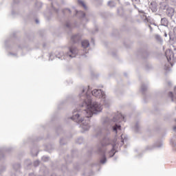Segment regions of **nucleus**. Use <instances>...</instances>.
<instances>
[{
    "mask_svg": "<svg viewBox=\"0 0 176 176\" xmlns=\"http://www.w3.org/2000/svg\"><path fill=\"white\" fill-rule=\"evenodd\" d=\"M78 97L80 102L75 104L76 109L69 119L80 124L81 133H85L90 130V118L102 111V105L109 107V100L107 99L105 92L97 89L91 91L90 86L87 91L83 88Z\"/></svg>",
    "mask_w": 176,
    "mask_h": 176,
    "instance_id": "f257e3e1",
    "label": "nucleus"
},
{
    "mask_svg": "<svg viewBox=\"0 0 176 176\" xmlns=\"http://www.w3.org/2000/svg\"><path fill=\"white\" fill-rule=\"evenodd\" d=\"M122 122H126V117L124 115L122 114V113L118 112L117 113L114 114L112 118L109 117H104L102 120V124L103 127H104L105 130L109 131V130H112L113 133L116 134L115 140H111L108 136H105L103 139L100 141V147H98L97 151H96V153L100 156V159L99 163L100 164H105L107 163V155L105 153L107 150H105V147L108 145H111L112 148L109 152V155L110 157H113L118 150V145L119 146V141H120V146H122L124 144V142L127 141V136L126 135L122 134L118 140V131H120L122 130V125L120 123Z\"/></svg>",
    "mask_w": 176,
    "mask_h": 176,
    "instance_id": "f03ea898",
    "label": "nucleus"
},
{
    "mask_svg": "<svg viewBox=\"0 0 176 176\" xmlns=\"http://www.w3.org/2000/svg\"><path fill=\"white\" fill-rule=\"evenodd\" d=\"M78 53H79V51L78 50V48L76 47H69V52L66 53L67 57H70V58H74V57H76L78 56Z\"/></svg>",
    "mask_w": 176,
    "mask_h": 176,
    "instance_id": "7ed1b4c3",
    "label": "nucleus"
},
{
    "mask_svg": "<svg viewBox=\"0 0 176 176\" xmlns=\"http://www.w3.org/2000/svg\"><path fill=\"white\" fill-rule=\"evenodd\" d=\"M163 146V141L162 140H157L154 143L153 146H148L146 147V151H152L153 149H155V148H160Z\"/></svg>",
    "mask_w": 176,
    "mask_h": 176,
    "instance_id": "20e7f679",
    "label": "nucleus"
},
{
    "mask_svg": "<svg viewBox=\"0 0 176 176\" xmlns=\"http://www.w3.org/2000/svg\"><path fill=\"white\" fill-rule=\"evenodd\" d=\"M139 54L142 58H143V60H146L151 56V52L148 51V50L140 49L139 50Z\"/></svg>",
    "mask_w": 176,
    "mask_h": 176,
    "instance_id": "39448f33",
    "label": "nucleus"
},
{
    "mask_svg": "<svg viewBox=\"0 0 176 176\" xmlns=\"http://www.w3.org/2000/svg\"><path fill=\"white\" fill-rule=\"evenodd\" d=\"M13 148H12V147H1L0 148V160H3V159H5V153H6V152H11V151Z\"/></svg>",
    "mask_w": 176,
    "mask_h": 176,
    "instance_id": "423d86ee",
    "label": "nucleus"
},
{
    "mask_svg": "<svg viewBox=\"0 0 176 176\" xmlns=\"http://www.w3.org/2000/svg\"><path fill=\"white\" fill-rule=\"evenodd\" d=\"M71 41L73 43H79L82 41V34L79 33L73 34L71 36Z\"/></svg>",
    "mask_w": 176,
    "mask_h": 176,
    "instance_id": "0eeeda50",
    "label": "nucleus"
},
{
    "mask_svg": "<svg viewBox=\"0 0 176 176\" xmlns=\"http://www.w3.org/2000/svg\"><path fill=\"white\" fill-rule=\"evenodd\" d=\"M65 30L67 31L68 34L72 31V29L74 28V25L70 23L69 21H66L65 23Z\"/></svg>",
    "mask_w": 176,
    "mask_h": 176,
    "instance_id": "6e6552de",
    "label": "nucleus"
},
{
    "mask_svg": "<svg viewBox=\"0 0 176 176\" xmlns=\"http://www.w3.org/2000/svg\"><path fill=\"white\" fill-rule=\"evenodd\" d=\"M146 90H148V83H142L140 87V91L143 94V96H146Z\"/></svg>",
    "mask_w": 176,
    "mask_h": 176,
    "instance_id": "1a4fd4ad",
    "label": "nucleus"
},
{
    "mask_svg": "<svg viewBox=\"0 0 176 176\" xmlns=\"http://www.w3.org/2000/svg\"><path fill=\"white\" fill-rule=\"evenodd\" d=\"M24 166L26 170H30V168L32 167V161L30 159L25 160L24 162Z\"/></svg>",
    "mask_w": 176,
    "mask_h": 176,
    "instance_id": "9d476101",
    "label": "nucleus"
},
{
    "mask_svg": "<svg viewBox=\"0 0 176 176\" xmlns=\"http://www.w3.org/2000/svg\"><path fill=\"white\" fill-rule=\"evenodd\" d=\"M117 13L120 17L126 19V14L124 13V10L122 7H120L117 9Z\"/></svg>",
    "mask_w": 176,
    "mask_h": 176,
    "instance_id": "9b49d317",
    "label": "nucleus"
},
{
    "mask_svg": "<svg viewBox=\"0 0 176 176\" xmlns=\"http://www.w3.org/2000/svg\"><path fill=\"white\" fill-rule=\"evenodd\" d=\"M174 13H175V10H174V8H173L171 7H169L166 10V14H167L168 17L173 18V16H174Z\"/></svg>",
    "mask_w": 176,
    "mask_h": 176,
    "instance_id": "f8f14e48",
    "label": "nucleus"
},
{
    "mask_svg": "<svg viewBox=\"0 0 176 176\" xmlns=\"http://www.w3.org/2000/svg\"><path fill=\"white\" fill-rule=\"evenodd\" d=\"M165 56H166L168 63H170V61L171 60V56H173L174 57V54H173V51H171L170 50H168L166 51Z\"/></svg>",
    "mask_w": 176,
    "mask_h": 176,
    "instance_id": "ddd939ff",
    "label": "nucleus"
},
{
    "mask_svg": "<svg viewBox=\"0 0 176 176\" xmlns=\"http://www.w3.org/2000/svg\"><path fill=\"white\" fill-rule=\"evenodd\" d=\"M150 9L153 13L157 12V5L156 4V2L152 1L150 3Z\"/></svg>",
    "mask_w": 176,
    "mask_h": 176,
    "instance_id": "4468645a",
    "label": "nucleus"
},
{
    "mask_svg": "<svg viewBox=\"0 0 176 176\" xmlns=\"http://www.w3.org/2000/svg\"><path fill=\"white\" fill-rule=\"evenodd\" d=\"M12 168L16 173L20 172V170L21 169V164H20V163H15V164H12Z\"/></svg>",
    "mask_w": 176,
    "mask_h": 176,
    "instance_id": "2eb2a0df",
    "label": "nucleus"
},
{
    "mask_svg": "<svg viewBox=\"0 0 176 176\" xmlns=\"http://www.w3.org/2000/svg\"><path fill=\"white\" fill-rule=\"evenodd\" d=\"M170 8V6L166 2H162L160 3V9L161 10H166Z\"/></svg>",
    "mask_w": 176,
    "mask_h": 176,
    "instance_id": "dca6fc26",
    "label": "nucleus"
},
{
    "mask_svg": "<svg viewBox=\"0 0 176 176\" xmlns=\"http://www.w3.org/2000/svg\"><path fill=\"white\" fill-rule=\"evenodd\" d=\"M81 45L83 49H87L90 46V42L88 40H83L81 41Z\"/></svg>",
    "mask_w": 176,
    "mask_h": 176,
    "instance_id": "f3484780",
    "label": "nucleus"
},
{
    "mask_svg": "<svg viewBox=\"0 0 176 176\" xmlns=\"http://www.w3.org/2000/svg\"><path fill=\"white\" fill-rule=\"evenodd\" d=\"M170 144L173 148V151H176V135L170 139Z\"/></svg>",
    "mask_w": 176,
    "mask_h": 176,
    "instance_id": "a211bd4d",
    "label": "nucleus"
},
{
    "mask_svg": "<svg viewBox=\"0 0 176 176\" xmlns=\"http://www.w3.org/2000/svg\"><path fill=\"white\" fill-rule=\"evenodd\" d=\"M30 153L32 156H38V154L39 153V151H38V147L31 148Z\"/></svg>",
    "mask_w": 176,
    "mask_h": 176,
    "instance_id": "6ab92c4d",
    "label": "nucleus"
},
{
    "mask_svg": "<svg viewBox=\"0 0 176 176\" xmlns=\"http://www.w3.org/2000/svg\"><path fill=\"white\" fill-rule=\"evenodd\" d=\"M95 135L94 137H100V135H101V134L102 133V129H101V127L98 126L96 129H95Z\"/></svg>",
    "mask_w": 176,
    "mask_h": 176,
    "instance_id": "aec40b11",
    "label": "nucleus"
},
{
    "mask_svg": "<svg viewBox=\"0 0 176 176\" xmlns=\"http://www.w3.org/2000/svg\"><path fill=\"white\" fill-rule=\"evenodd\" d=\"M53 149H54V145L52 144H48L45 146V151L47 152H49V153H50V152H52Z\"/></svg>",
    "mask_w": 176,
    "mask_h": 176,
    "instance_id": "412c9836",
    "label": "nucleus"
},
{
    "mask_svg": "<svg viewBox=\"0 0 176 176\" xmlns=\"http://www.w3.org/2000/svg\"><path fill=\"white\" fill-rule=\"evenodd\" d=\"M76 13L79 16V17H81V19H85V17H86V13L82 10H76Z\"/></svg>",
    "mask_w": 176,
    "mask_h": 176,
    "instance_id": "4be33fe9",
    "label": "nucleus"
},
{
    "mask_svg": "<svg viewBox=\"0 0 176 176\" xmlns=\"http://www.w3.org/2000/svg\"><path fill=\"white\" fill-rule=\"evenodd\" d=\"M133 129L134 131H135L136 133H140V130H141V128H140V122H137L135 124Z\"/></svg>",
    "mask_w": 176,
    "mask_h": 176,
    "instance_id": "5701e85b",
    "label": "nucleus"
},
{
    "mask_svg": "<svg viewBox=\"0 0 176 176\" xmlns=\"http://www.w3.org/2000/svg\"><path fill=\"white\" fill-rule=\"evenodd\" d=\"M78 5H80V6H82L85 10H87V6H86V3H85V1L82 0H78Z\"/></svg>",
    "mask_w": 176,
    "mask_h": 176,
    "instance_id": "b1692460",
    "label": "nucleus"
},
{
    "mask_svg": "<svg viewBox=\"0 0 176 176\" xmlns=\"http://www.w3.org/2000/svg\"><path fill=\"white\" fill-rule=\"evenodd\" d=\"M168 24V21L166 18L161 19V25H164V27H167Z\"/></svg>",
    "mask_w": 176,
    "mask_h": 176,
    "instance_id": "393cba45",
    "label": "nucleus"
},
{
    "mask_svg": "<svg viewBox=\"0 0 176 176\" xmlns=\"http://www.w3.org/2000/svg\"><path fill=\"white\" fill-rule=\"evenodd\" d=\"M43 3L41 1H36L35 3V8L37 9V10H40V9H42Z\"/></svg>",
    "mask_w": 176,
    "mask_h": 176,
    "instance_id": "a878e982",
    "label": "nucleus"
},
{
    "mask_svg": "<svg viewBox=\"0 0 176 176\" xmlns=\"http://www.w3.org/2000/svg\"><path fill=\"white\" fill-rule=\"evenodd\" d=\"M85 142V139L83 137L80 136L76 140V144H78V145H81V144H83Z\"/></svg>",
    "mask_w": 176,
    "mask_h": 176,
    "instance_id": "bb28decb",
    "label": "nucleus"
},
{
    "mask_svg": "<svg viewBox=\"0 0 176 176\" xmlns=\"http://www.w3.org/2000/svg\"><path fill=\"white\" fill-rule=\"evenodd\" d=\"M61 171H63V173H69L70 172L69 169H68V166L65 164L62 165Z\"/></svg>",
    "mask_w": 176,
    "mask_h": 176,
    "instance_id": "cd10ccee",
    "label": "nucleus"
},
{
    "mask_svg": "<svg viewBox=\"0 0 176 176\" xmlns=\"http://www.w3.org/2000/svg\"><path fill=\"white\" fill-rule=\"evenodd\" d=\"M56 58H59V60H63V58H65V56H64V52H59L58 55H56Z\"/></svg>",
    "mask_w": 176,
    "mask_h": 176,
    "instance_id": "c85d7f7f",
    "label": "nucleus"
},
{
    "mask_svg": "<svg viewBox=\"0 0 176 176\" xmlns=\"http://www.w3.org/2000/svg\"><path fill=\"white\" fill-rule=\"evenodd\" d=\"M62 13L63 16H65L66 13H68V14H71V13H72V11H71L69 8H65L62 10Z\"/></svg>",
    "mask_w": 176,
    "mask_h": 176,
    "instance_id": "c756f323",
    "label": "nucleus"
},
{
    "mask_svg": "<svg viewBox=\"0 0 176 176\" xmlns=\"http://www.w3.org/2000/svg\"><path fill=\"white\" fill-rule=\"evenodd\" d=\"M63 127H61V126H58L56 129V134H58V135H60V134H61V133H63Z\"/></svg>",
    "mask_w": 176,
    "mask_h": 176,
    "instance_id": "7c9ffc66",
    "label": "nucleus"
},
{
    "mask_svg": "<svg viewBox=\"0 0 176 176\" xmlns=\"http://www.w3.org/2000/svg\"><path fill=\"white\" fill-rule=\"evenodd\" d=\"M168 97L171 98V101H173V102H175L176 97L174 96V94L173 93V91H170L168 93Z\"/></svg>",
    "mask_w": 176,
    "mask_h": 176,
    "instance_id": "2f4dec72",
    "label": "nucleus"
},
{
    "mask_svg": "<svg viewBox=\"0 0 176 176\" xmlns=\"http://www.w3.org/2000/svg\"><path fill=\"white\" fill-rule=\"evenodd\" d=\"M155 39L157 42H160V43H163V38H162V36L155 34Z\"/></svg>",
    "mask_w": 176,
    "mask_h": 176,
    "instance_id": "473e14b6",
    "label": "nucleus"
},
{
    "mask_svg": "<svg viewBox=\"0 0 176 176\" xmlns=\"http://www.w3.org/2000/svg\"><path fill=\"white\" fill-rule=\"evenodd\" d=\"M12 41V38H8L7 40H6L5 41V46H6V49H10V46H9V43H10V42Z\"/></svg>",
    "mask_w": 176,
    "mask_h": 176,
    "instance_id": "72a5a7b5",
    "label": "nucleus"
},
{
    "mask_svg": "<svg viewBox=\"0 0 176 176\" xmlns=\"http://www.w3.org/2000/svg\"><path fill=\"white\" fill-rule=\"evenodd\" d=\"M107 5L110 8H115V6H116V3H115L113 1H108Z\"/></svg>",
    "mask_w": 176,
    "mask_h": 176,
    "instance_id": "f704fd0d",
    "label": "nucleus"
},
{
    "mask_svg": "<svg viewBox=\"0 0 176 176\" xmlns=\"http://www.w3.org/2000/svg\"><path fill=\"white\" fill-rule=\"evenodd\" d=\"M6 171V166L0 165V174H3Z\"/></svg>",
    "mask_w": 176,
    "mask_h": 176,
    "instance_id": "c9c22d12",
    "label": "nucleus"
},
{
    "mask_svg": "<svg viewBox=\"0 0 176 176\" xmlns=\"http://www.w3.org/2000/svg\"><path fill=\"white\" fill-rule=\"evenodd\" d=\"M80 168V164L79 163L74 164V169L76 171H79Z\"/></svg>",
    "mask_w": 176,
    "mask_h": 176,
    "instance_id": "e433bc0d",
    "label": "nucleus"
},
{
    "mask_svg": "<svg viewBox=\"0 0 176 176\" xmlns=\"http://www.w3.org/2000/svg\"><path fill=\"white\" fill-rule=\"evenodd\" d=\"M60 145H65L67 144V140L65 138H62L60 139Z\"/></svg>",
    "mask_w": 176,
    "mask_h": 176,
    "instance_id": "4c0bfd02",
    "label": "nucleus"
},
{
    "mask_svg": "<svg viewBox=\"0 0 176 176\" xmlns=\"http://www.w3.org/2000/svg\"><path fill=\"white\" fill-rule=\"evenodd\" d=\"M41 160H43V162H49V160H50V157H49V156H43Z\"/></svg>",
    "mask_w": 176,
    "mask_h": 176,
    "instance_id": "58836bf2",
    "label": "nucleus"
},
{
    "mask_svg": "<svg viewBox=\"0 0 176 176\" xmlns=\"http://www.w3.org/2000/svg\"><path fill=\"white\" fill-rule=\"evenodd\" d=\"M51 6H52V8L54 10V12H55V13L57 14V16H58V9L54 8V6H53V3H51Z\"/></svg>",
    "mask_w": 176,
    "mask_h": 176,
    "instance_id": "ea45409f",
    "label": "nucleus"
},
{
    "mask_svg": "<svg viewBox=\"0 0 176 176\" xmlns=\"http://www.w3.org/2000/svg\"><path fill=\"white\" fill-rule=\"evenodd\" d=\"M40 163H41V162L37 160L34 162L33 166H34V167H38V166H39Z\"/></svg>",
    "mask_w": 176,
    "mask_h": 176,
    "instance_id": "a19ab883",
    "label": "nucleus"
},
{
    "mask_svg": "<svg viewBox=\"0 0 176 176\" xmlns=\"http://www.w3.org/2000/svg\"><path fill=\"white\" fill-rule=\"evenodd\" d=\"M133 3H135L137 5H140L141 3V0H131Z\"/></svg>",
    "mask_w": 176,
    "mask_h": 176,
    "instance_id": "79ce46f5",
    "label": "nucleus"
},
{
    "mask_svg": "<svg viewBox=\"0 0 176 176\" xmlns=\"http://www.w3.org/2000/svg\"><path fill=\"white\" fill-rule=\"evenodd\" d=\"M164 70L166 71V72H168V71H170V66L165 65L164 67Z\"/></svg>",
    "mask_w": 176,
    "mask_h": 176,
    "instance_id": "37998d69",
    "label": "nucleus"
},
{
    "mask_svg": "<svg viewBox=\"0 0 176 176\" xmlns=\"http://www.w3.org/2000/svg\"><path fill=\"white\" fill-rule=\"evenodd\" d=\"M8 56H12L13 57H17V53L9 52Z\"/></svg>",
    "mask_w": 176,
    "mask_h": 176,
    "instance_id": "c03bdc74",
    "label": "nucleus"
},
{
    "mask_svg": "<svg viewBox=\"0 0 176 176\" xmlns=\"http://www.w3.org/2000/svg\"><path fill=\"white\" fill-rule=\"evenodd\" d=\"M92 153H93V148H91L87 151V156H90L91 155H92Z\"/></svg>",
    "mask_w": 176,
    "mask_h": 176,
    "instance_id": "a18cd8bd",
    "label": "nucleus"
},
{
    "mask_svg": "<svg viewBox=\"0 0 176 176\" xmlns=\"http://www.w3.org/2000/svg\"><path fill=\"white\" fill-rule=\"evenodd\" d=\"M82 175H84V176H94V172L91 170L89 173V175H87L86 173H83Z\"/></svg>",
    "mask_w": 176,
    "mask_h": 176,
    "instance_id": "49530a36",
    "label": "nucleus"
},
{
    "mask_svg": "<svg viewBox=\"0 0 176 176\" xmlns=\"http://www.w3.org/2000/svg\"><path fill=\"white\" fill-rule=\"evenodd\" d=\"M96 32H98V28L96 27L95 30L91 32L93 34H96Z\"/></svg>",
    "mask_w": 176,
    "mask_h": 176,
    "instance_id": "de8ad7c7",
    "label": "nucleus"
},
{
    "mask_svg": "<svg viewBox=\"0 0 176 176\" xmlns=\"http://www.w3.org/2000/svg\"><path fill=\"white\" fill-rule=\"evenodd\" d=\"M53 54H49V60H51V61H53Z\"/></svg>",
    "mask_w": 176,
    "mask_h": 176,
    "instance_id": "09e8293b",
    "label": "nucleus"
},
{
    "mask_svg": "<svg viewBox=\"0 0 176 176\" xmlns=\"http://www.w3.org/2000/svg\"><path fill=\"white\" fill-rule=\"evenodd\" d=\"M95 2H97L98 5H101L102 3V0H94Z\"/></svg>",
    "mask_w": 176,
    "mask_h": 176,
    "instance_id": "8fccbe9b",
    "label": "nucleus"
},
{
    "mask_svg": "<svg viewBox=\"0 0 176 176\" xmlns=\"http://www.w3.org/2000/svg\"><path fill=\"white\" fill-rule=\"evenodd\" d=\"M138 10L139 13H142V14H145V12H144V10H140V9H138Z\"/></svg>",
    "mask_w": 176,
    "mask_h": 176,
    "instance_id": "3c124183",
    "label": "nucleus"
},
{
    "mask_svg": "<svg viewBox=\"0 0 176 176\" xmlns=\"http://www.w3.org/2000/svg\"><path fill=\"white\" fill-rule=\"evenodd\" d=\"M91 45H93L94 46L95 45L94 38H93L91 39Z\"/></svg>",
    "mask_w": 176,
    "mask_h": 176,
    "instance_id": "603ef678",
    "label": "nucleus"
},
{
    "mask_svg": "<svg viewBox=\"0 0 176 176\" xmlns=\"http://www.w3.org/2000/svg\"><path fill=\"white\" fill-rule=\"evenodd\" d=\"M168 86H169V87H171V86H173V83H171V81H168Z\"/></svg>",
    "mask_w": 176,
    "mask_h": 176,
    "instance_id": "864d4df0",
    "label": "nucleus"
},
{
    "mask_svg": "<svg viewBox=\"0 0 176 176\" xmlns=\"http://www.w3.org/2000/svg\"><path fill=\"white\" fill-rule=\"evenodd\" d=\"M173 34L176 36V27L173 28Z\"/></svg>",
    "mask_w": 176,
    "mask_h": 176,
    "instance_id": "5fc2aeb1",
    "label": "nucleus"
},
{
    "mask_svg": "<svg viewBox=\"0 0 176 176\" xmlns=\"http://www.w3.org/2000/svg\"><path fill=\"white\" fill-rule=\"evenodd\" d=\"M170 1L173 3V5H175V6H176V0H170Z\"/></svg>",
    "mask_w": 176,
    "mask_h": 176,
    "instance_id": "6e6d98bb",
    "label": "nucleus"
},
{
    "mask_svg": "<svg viewBox=\"0 0 176 176\" xmlns=\"http://www.w3.org/2000/svg\"><path fill=\"white\" fill-rule=\"evenodd\" d=\"M12 16H16V12H14V10H12Z\"/></svg>",
    "mask_w": 176,
    "mask_h": 176,
    "instance_id": "4d7b16f0",
    "label": "nucleus"
},
{
    "mask_svg": "<svg viewBox=\"0 0 176 176\" xmlns=\"http://www.w3.org/2000/svg\"><path fill=\"white\" fill-rule=\"evenodd\" d=\"M35 23H36V24H39V19H35Z\"/></svg>",
    "mask_w": 176,
    "mask_h": 176,
    "instance_id": "13d9d810",
    "label": "nucleus"
},
{
    "mask_svg": "<svg viewBox=\"0 0 176 176\" xmlns=\"http://www.w3.org/2000/svg\"><path fill=\"white\" fill-rule=\"evenodd\" d=\"M133 5L135 9H137V10H138L139 8L137 7V6L135 5V3H133Z\"/></svg>",
    "mask_w": 176,
    "mask_h": 176,
    "instance_id": "bf43d9fd",
    "label": "nucleus"
},
{
    "mask_svg": "<svg viewBox=\"0 0 176 176\" xmlns=\"http://www.w3.org/2000/svg\"><path fill=\"white\" fill-rule=\"evenodd\" d=\"M14 3H19V0H13Z\"/></svg>",
    "mask_w": 176,
    "mask_h": 176,
    "instance_id": "052dcab7",
    "label": "nucleus"
},
{
    "mask_svg": "<svg viewBox=\"0 0 176 176\" xmlns=\"http://www.w3.org/2000/svg\"><path fill=\"white\" fill-rule=\"evenodd\" d=\"M29 176H36V175H35L33 173H32L29 174Z\"/></svg>",
    "mask_w": 176,
    "mask_h": 176,
    "instance_id": "680f3d73",
    "label": "nucleus"
},
{
    "mask_svg": "<svg viewBox=\"0 0 176 176\" xmlns=\"http://www.w3.org/2000/svg\"><path fill=\"white\" fill-rule=\"evenodd\" d=\"M65 160L67 164H68V163H69V161L67 158H65Z\"/></svg>",
    "mask_w": 176,
    "mask_h": 176,
    "instance_id": "e2e57ef3",
    "label": "nucleus"
},
{
    "mask_svg": "<svg viewBox=\"0 0 176 176\" xmlns=\"http://www.w3.org/2000/svg\"><path fill=\"white\" fill-rule=\"evenodd\" d=\"M13 38H16V32H14L12 34Z\"/></svg>",
    "mask_w": 176,
    "mask_h": 176,
    "instance_id": "0e129e2a",
    "label": "nucleus"
},
{
    "mask_svg": "<svg viewBox=\"0 0 176 176\" xmlns=\"http://www.w3.org/2000/svg\"><path fill=\"white\" fill-rule=\"evenodd\" d=\"M45 16L47 20H50V16H46V15H45Z\"/></svg>",
    "mask_w": 176,
    "mask_h": 176,
    "instance_id": "69168bd1",
    "label": "nucleus"
},
{
    "mask_svg": "<svg viewBox=\"0 0 176 176\" xmlns=\"http://www.w3.org/2000/svg\"><path fill=\"white\" fill-rule=\"evenodd\" d=\"M173 131H176V126H173Z\"/></svg>",
    "mask_w": 176,
    "mask_h": 176,
    "instance_id": "338daca9",
    "label": "nucleus"
},
{
    "mask_svg": "<svg viewBox=\"0 0 176 176\" xmlns=\"http://www.w3.org/2000/svg\"><path fill=\"white\" fill-rule=\"evenodd\" d=\"M174 93L176 95V87L174 88Z\"/></svg>",
    "mask_w": 176,
    "mask_h": 176,
    "instance_id": "774afa93",
    "label": "nucleus"
}]
</instances>
